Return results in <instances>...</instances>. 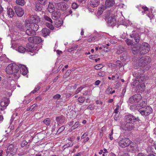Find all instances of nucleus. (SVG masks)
I'll return each mask as SVG.
<instances>
[{"label": "nucleus", "instance_id": "34", "mask_svg": "<svg viewBox=\"0 0 156 156\" xmlns=\"http://www.w3.org/2000/svg\"><path fill=\"white\" fill-rule=\"evenodd\" d=\"M153 147L156 150V143H155L154 142L152 144L151 146L148 147H147V149L148 150H150V152H153V150L151 149L153 148Z\"/></svg>", "mask_w": 156, "mask_h": 156}, {"label": "nucleus", "instance_id": "2", "mask_svg": "<svg viewBox=\"0 0 156 156\" xmlns=\"http://www.w3.org/2000/svg\"><path fill=\"white\" fill-rule=\"evenodd\" d=\"M124 121L122 123L121 126L122 129L125 131H130L133 129L134 128V123L141 121L138 117H136L131 114L126 115Z\"/></svg>", "mask_w": 156, "mask_h": 156}, {"label": "nucleus", "instance_id": "56", "mask_svg": "<svg viewBox=\"0 0 156 156\" xmlns=\"http://www.w3.org/2000/svg\"><path fill=\"white\" fill-rule=\"evenodd\" d=\"M84 87L83 86H82L80 87L79 88H78L76 90V93L77 94L78 93L80 92Z\"/></svg>", "mask_w": 156, "mask_h": 156}, {"label": "nucleus", "instance_id": "22", "mask_svg": "<svg viewBox=\"0 0 156 156\" xmlns=\"http://www.w3.org/2000/svg\"><path fill=\"white\" fill-rule=\"evenodd\" d=\"M51 13L52 18L53 20H56L60 17L61 13L59 11H54Z\"/></svg>", "mask_w": 156, "mask_h": 156}, {"label": "nucleus", "instance_id": "27", "mask_svg": "<svg viewBox=\"0 0 156 156\" xmlns=\"http://www.w3.org/2000/svg\"><path fill=\"white\" fill-rule=\"evenodd\" d=\"M100 4V2L98 0H90V5L94 7L98 6Z\"/></svg>", "mask_w": 156, "mask_h": 156}, {"label": "nucleus", "instance_id": "19", "mask_svg": "<svg viewBox=\"0 0 156 156\" xmlns=\"http://www.w3.org/2000/svg\"><path fill=\"white\" fill-rule=\"evenodd\" d=\"M16 27L19 30L24 31L26 29L25 26L20 22L17 21L16 22Z\"/></svg>", "mask_w": 156, "mask_h": 156}, {"label": "nucleus", "instance_id": "23", "mask_svg": "<svg viewBox=\"0 0 156 156\" xmlns=\"http://www.w3.org/2000/svg\"><path fill=\"white\" fill-rule=\"evenodd\" d=\"M20 65L21 66L20 68V73H21V74L23 75H26L28 72L27 68L24 65Z\"/></svg>", "mask_w": 156, "mask_h": 156}, {"label": "nucleus", "instance_id": "61", "mask_svg": "<svg viewBox=\"0 0 156 156\" xmlns=\"http://www.w3.org/2000/svg\"><path fill=\"white\" fill-rule=\"evenodd\" d=\"M113 129H112L111 130V133L109 134V138L111 140H112L113 139V137L112 136V135H113Z\"/></svg>", "mask_w": 156, "mask_h": 156}, {"label": "nucleus", "instance_id": "6", "mask_svg": "<svg viewBox=\"0 0 156 156\" xmlns=\"http://www.w3.org/2000/svg\"><path fill=\"white\" fill-rule=\"evenodd\" d=\"M138 111L142 115L146 116L152 112V109L150 106H147L140 108Z\"/></svg>", "mask_w": 156, "mask_h": 156}, {"label": "nucleus", "instance_id": "59", "mask_svg": "<svg viewBox=\"0 0 156 156\" xmlns=\"http://www.w3.org/2000/svg\"><path fill=\"white\" fill-rule=\"evenodd\" d=\"M61 97V96L60 94H57L54 95L53 97V98L54 99H57Z\"/></svg>", "mask_w": 156, "mask_h": 156}, {"label": "nucleus", "instance_id": "26", "mask_svg": "<svg viewBox=\"0 0 156 156\" xmlns=\"http://www.w3.org/2000/svg\"><path fill=\"white\" fill-rule=\"evenodd\" d=\"M41 32L43 36L44 37H46L47 36L49 35L51 30L48 28H44L42 30Z\"/></svg>", "mask_w": 156, "mask_h": 156}, {"label": "nucleus", "instance_id": "16", "mask_svg": "<svg viewBox=\"0 0 156 156\" xmlns=\"http://www.w3.org/2000/svg\"><path fill=\"white\" fill-rule=\"evenodd\" d=\"M16 151L17 149H15L14 145L11 144L8 147L6 153H9L11 154H13L16 153Z\"/></svg>", "mask_w": 156, "mask_h": 156}, {"label": "nucleus", "instance_id": "51", "mask_svg": "<svg viewBox=\"0 0 156 156\" xmlns=\"http://www.w3.org/2000/svg\"><path fill=\"white\" fill-rule=\"evenodd\" d=\"M125 51V48H121L120 49H119L118 50L116 53L118 54H120L123 52L124 51Z\"/></svg>", "mask_w": 156, "mask_h": 156}, {"label": "nucleus", "instance_id": "46", "mask_svg": "<svg viewBox=\"0 0 156 156\" xmlns=\"http://www.w3.org/2000/svg\"><path fill=\"white\" fill-rule=\"evenodd\" d=\"M44 18L45 20L50 22L51 23H52V21L51 18L47 16H44Z\"/></svg>", "mask_w": 156, "mask_h": 156}, {"label": "nucleus", "instance_id": "17", "mask_svg": "<svg viewBox=\"0 0 156 156\" xmlns=\"http://www.w3.org/2000/svg\"><path fill=\"white\" fill-rule=\"evenodd\" d=\"M140 44H135L131 47V50L133 53L135 55L138 53H140Z\"/></svg>", "mask_w": 156, "mask_h": 156}, {"label": "nucleus", "instance_id": "62", "mask_svg": "<svg viewBox=\"0 0 156 156\" xmlns=\"http://www.w3.org/2000/svg\"><path fill=\"white\" fill-rule=\"evenodd\" d=\"M135 144L132 142L130 141V144L128 146V147H129V148H133L135 147Z\"/></svg>", "mask_w": 156, "mask_h": 156}, {"label": "nucleus", "instance_id": "24", "mask_svg": "<svg viewBox=\"0 0 156 156\" xmlns=\"http://www.w3.org/2000/svg\"><path fill=\"white\" fill-rule=\"evenodd\" d=\"M115 3L114 0H106L105 4V9L107 7H110L112 6Z\"/></svg>", "mask_w": 156, "mask_h": 156}, {"label": "nucleus", "instance_id": "41", "mask_svg": "<svg viewBox=\"0 0 156 156\" xmlns=\"http://www.w3.org/2000/svg\"><path fill=\"white\" fill-rule=\"evenodd\" d=\"M65 129V126H63L60 127L58 129L57 131V133L59 134L60 133L62 132Z\"/></svg>", "mask_w": 156, "mask_h": 156}, {"label": "nucleus", "instance_id": "4", "mask_svg": "<svg viewBox=\"0 0 156 156\" xmlns=\"http://www.w3.org/2000/svg\"><path fill=\"white\" fill-rule=\"evenodd\" d=\"M104 19L110 26H114L116 24V20L115 15L111 13L109 11H107L104 16Z\"/></svg>", "mask_w": 156, "mask_h": 156}, {"label": "nucleus", "instance_id": "39", "mask_svg": "<svg viewBox=\"0 0 156 156\" xmlns=\"http://www.w3.org/2000/svg\"><path fill=\"white\" fill-rule=\"evenodd\" d=\"M40 4L45 5L48 2V0H37Z\"/></svg>", "mask_w": 156, "mask_h": 156}, {"label": "nucleus", "instance_id": "13", "mask_svg": "<svg viewBox=\"0 0 156 156\" xmlns=\"http://www.w3.org/2000/svg\"><path fill=\"white\" fill-rule=\"evenodd\" d=\"M14 9L16 15L18 16L21 17L24 14V11L23 9L20 7L17 6H15L14 7Z\"/></svg>", "mask_w": 156, "mask_h": 156}, {"label": "nucleus", "instance_id": "7", "mask_svg": "<svg viewBox=\"0 0 156 156\" xmlns=\"http://www.w3.org/2000/svg\"><path fill=\"white\" fill-rule=\"evenodd\" d=\"M150 49L149 44L146 42L143 43L140 46V54L144 55L148 53Z\"/></svg>", "mask_w": 156, "mask_h": 156}, {"label": "nucleus", "instance_id": "40", "mask_svg": "<svg viewBox=\"0 0 156 156\" xmlns=\"http://www.w3.org/2000/svg\"><path fill=\"white\" fill-rule=\"evenodd\" d=\"M80 126V124L79 122H77L75 123L74 125L71 127V128L73 129H74Z\"/></svg>", "mask_w": 156, "mask_h": 156}, {"label": "nucleus", "instance_id": "30", "mask_svg": "<svg viewBox=\"0 0 156 156\" xmlns=\"http://www.w3.org/2000/svg\"><path fill=\"white\" fill-rule=\"evenodd\" d=\"M63 23V21L62 20H56L55 22V26L56 27H60Z\"/></svg>", "mask_w": 156, "mask_h": 156}, {"label": "nucleus", "instance_id": "12", "mask_svg": "<svg viewBox=\"0 0 156 156\" xmlns=\"http://www.w3.org/2000/svg\"><path fill=\"white\" fill-rule=\"evenodd\" d=\"M28 40L30 42L35 44H36L40 43L42 41L41 37L37 36L30 37Z\"/></svg>", "mask_w": 156, "mask_h": 156}, {"label": "nucleus", "instance_id": "20", "mask_svg": "<svg viewBox=\"0 0 156 156\" xmlns=\"http://www.w3.org/2000/svg\"><path fill=\"white\" fill-rule=\"evenodd\" d=\"M30 23H38L40 21V18L37 15H33L30 17Z\"/></svg>", "mask_w": 156, "mask_h": 156}, {"label": "nucleus", "instance_id": "60", "mask_svg": "<svg viewBox=\"0 0 156 156\" xmlns=\"http://www.w3.org/2000/svg\"><path fill=\"white\" fill-rule=\"evenodd\" d=\"M78 7V5L76 3H73L72 5V7L73 9H76Z\"/></svg>", "mask_w": 156, "mask_h": 156}, {"label": "nucleus", "instance_id": "55", "mask_svg": "<svg viewBox=\"0 0 156 156\" xmlns=\"http://www.w3.org/2000/svg\"><path fill=\"white\" fill-rule=\"evenodd\" d=\"M135 148L133 147V148H129V147H127V151L129 152H133L135 151Z\"/></svg>", "mask_w": 156, "mask_h": 156}, {"label": "nucleus", "instance_id": "31", "mask_svg": "<svg viewBox=\"0 0 156 156\" xmlns=\"http://www.w3.org/2000/svg\"><path fill=\"white\" fill-rule=\"evenodd\" d=\"M48 11L50 13L54 11H55V7L54 5L52 4L49 3L48 6Z\"/></svg>", "mask_w": 156, "mask_h": 156}, {"label": "nucleus", "instance_id": "49", "mask_svg": "<svg viewBox=\"0 0 156 156\" xmlns=\"http://www.w3.org/2000/svg\"><path fill=\"white\" fill-rule=\"evenodd\" d=\"M73 144L72 143H68L64 145L63 146V148H64V149L66 148H68L69 147H71L73 146Z\"/></svg>", "mask_w": 156, "mask_h": 156}, {"label": "nucleus", "instance_id": "43", "mask_svg": "<svg viewBox=\"0 0 156 156\" xmlns=\"http://www.w3.org/2000/svg\"><path fill=\"white\" fill-rule=\"evenodd\" d=\"M25 28H26V27H31V23H30V21L26 20L25 21Z\"/></svg>", "mask_w": 156, "mask_h": 156}, {"label": "nucleus", "instance_id": "33", "mask_svg": "<svg viewBox=\"0 0 156 156\" xmlns=\"http://www.w3.org/2000/svg\"><path fill=\"white\" fill-rule=\"evenodd\" d=\"M51 119L50 118H48L45 119L43 121V122L45 124L46 126H49L51 123Z\"/></svg>", "mask_w": 156, "mask_h": 156}, {"label": "nucleus", "instance_id": "3", "mask_svg": "<svg viewBox=\"0 0 156 156\" xmlns=\"http://www.w3.org/2000/svg\"><path fill=\"white\" fill-rule=\"evenodd\" d=\"M20 67L15 63L9 65L6 69V72L9 75H13L14 78L17 79L20 77Z\"/></svg>", "mask_w": 156, "mask_h": 156}, {"label": "nucleus", "instance_id": "18", "mask_svg": "<svg viewBox=\"0 0 156 156\" xmlns=\"http://www.w3.org/2000/svg\"><path fill=\"white\" fill-rule=\"evenodd\" d=\"M130 36L132 38H133L135 41L136 43H138L140 39V37L139 34L137 33H135L134 31H133L132 34H130Z\"/></svg>", "mask_w": 156, "mask_h": 156}, {"label": "nucleus", "instance_id": "50", "mask_svg": "<svg viewBox=\"0 0 156 156\" xmlns=\"http://www.w3.org/2000/svg\"><path fill=\"white\" fill-rule=\"evenodd\" d=\"M37 106V104H34L32 105H31L30 107H29V108H28L27 109V111H32L34 107H35L36 106Z\"/></svg>", "mask_w": 156, "mask_h": 156}, {"label": "nucleus", "instance_id": "15", "mask_svg": "<svg viewBox=\"0 0 156 156\" xmlns=\"http://www.w3.org/2000/svg\"><path fill=\"white\" fill-rule=\"evenodd\" d=\"M145 85L143 81L140 82V83L136 87V90L137 92H141L144 90Z\"/></svg>", "mask_w": 156, "mask_h": 156}, {"label": "nucleus", "instance_id": "47", "mask_svg": "<svg viewBox=\"0 0 156 156\" xmlns=\"http://www.w3.org/2000/svg\"><path fill=\"white\" fill-rule=\"evenodd\" d=\"M103 66L102 64H99L97 65L94 67V69L97 70L100 69L102 68Z\"/></svg>", "mask_w": 156, "mask_h": 156}, {"label": "nucleus", "instance_id": "63", "mask_svg": "<svg viewBox=\"0 0 156 156\" xmlns=\"http://www.w3.org/2000/svg\"><path fill=\"white\" fill-rule=\"evenodd\" d=\"M136 106L135 105H132L130 107V109L132 111H134L136 109Z\"/></svg>", "mask_w": 156, "mask_h": 156}, {"label": "nucleus", "instance_id": "9", "mask_svg": "<svg viewBox=\"0 0 156 156\" xmlns=\"http://www.w3.org/2000/svg\"><path fill=\"white\" fill-rule=\"evenodd\" d=\"M142 97L140 94H136L130 97L129 99V102L130 103H138L142 99Z\"/></svg>", "mask_w": 156, "mask_h": 156}, {"label": "nucleus", "instance_id": "52", "mask_svg": "<svg viewBox=\"0 0 156 156\" xmlns=\"http://www.w3.org/2000/svg\"><path fill=\"white\" fill-rule=\"evenodd\" d=\"M112 88L109 87L106 90V93L107 94H111Z\"/></svg>", "mask_w": 156, "mask_h": 156}, {"label": "nucleus", "instance_id": "14", "mask_svg": "<svg viewBox=\"0 0 156 156\" xmlns=\"http://www.w3.org/2000/svg\"><path fill=\"white\" fill-rule=\"evenodd\" d=\"M66 120L65 117L63 115H60L56 117L55 120L57 122L58 125H62L63 124Z\"/></svg>", "mask_w": 156, "mask_h": 156}, {"label": "nucleus", "instance_id": "38", "mask_svg": "<svg viewBox=\"0 0 156 156\" xmlns=\"http://www.w3.org/2000/svg\"><path fill=\"white\" fill-rule=\"evenodd\" d=\"M42 9V7L40 5L38 4L35 6V10L37 11H40Z\"/></svg>", "mask_w": 156, "mask_h": 156}, {"label": "nucleus", "instance_id": "45", "mask_svg": "<svg viewBox=\"0 0 156 156\" xmlns=\"http://www.w3.org/2000/svg\"><path fill=\"white\" fill-rule=\"evenodd\" d=\"M85 99V98L83 97H80L78 98V101L81 103H83Z\"/></svg>", "mask_w": 156, "mask_h": 156}, {"label": "nucleus", "instance_id": "29", "mask_svg": "<svg viewBox=\"0 0 156 156\" xmlns=\"http://www.w3.org/2000/svg\"><path fill=\"white\" fill-rule=\"evenodd\" d=\"M31 27L30 28L32 29L33 30H34L35 31L37 30L39 28V26L38 23H30Z\"/></svg>", "mask_w": 156, "mask_h": 156}, {"label": "nucleus", "instance_id": "28", "mask_svg": "<svg viewBox=\"0 0 156 156\" xmlns=\"http://www.w3.org/2000/svg\"><path fill=\"white\" fill-rule=\"evenodd\" d=\"M7 14L10 17H12L14 15V12L13 10L11 8H7Z\"/></svg>", "mask_w": 156, "mask_h": 156}, {"label": "nucleus", "instance_id": "58", "mask_svg": "<svg viewBox=\"0 0 156 156\" xmlns=\"http://www.w3.org/2000/svg\"><path fill=\"white\" fill-rule=\"evenodd\" d=\"M40 89V87L39 86L37 87H35L34 89L31 92V93L34 94L38 91Z\"/></svg>", "mask_w": 156, "mask_h": 156}, {"label": "nucleus", "instance_id": "25", "mask_svg": "<svg viewBox=\"0 0 156 156\" xmlns=\"http://www.w3.org/2000/svg\"><path fill=\"white\" fill-rule=\"evenodd\" d=\"M26 33L27 35L30 36H34L36 34V31L31 28L27 29L26 31Z\"/></svg>", "mask_w": 156, "mask_h": 156}, {"label": "nucleus", "instance_id": "8", "mask_svg": "<svg viewBox=\"0 0 156 156\" xmlns=\"http://www.w3.org/2000/svg\"><path fill=\"white\" fill-rule=\"evenodd\" d=\"M27 51L32 53H37L39 49H38V45L34 44L33 43H28L27 45Z\"/></svg>", "mask_w": 156, "mask_h": 156}, {"label": "nucleus", "instance_id": "48", "mask_svg": "<svg viewBox=\"0 0 156 156\" xmlns=\"http://www.w3.org/2000/svg\"><path fill=\"white\" fill-rule=\"evenodd\" d=\"M126 55L125 54H122L120 56V59L122 62H124L126 61Z\"/></svg>", "mask_w": 156, "mask_h": 156}, {"label": "nucleus", "instance_id": "21", "mask_svg": "<svg viewBox=\"0 0 156 156\" xmlns=\"http://www.w3.org/2000/svg\"><path fill=\"white\" fill-rule=\"evenodd\" d=\"M9 104V100L7 98L5 97L2 98L0 105L2 108L6 107Z\"/></svg>", "mask_w": 156, "mask_h": 156}, {"label": "nucleus", "instance_id": "36", "mask_svg": "<svg viewBox=\"0 0 156 156\" xmlns=\"http://www.w3.org/2000/svg\"><path fill=\"white\" fill-rule=\"evenodd\" d=\"M27 51L26 49L22 46H20L18 48V51L21 53H23Z\"/></svg>", "mask_w": 156, "mask_h": 156}, {"label": "nucleus", "instance_id": "54", "mask_svg": "<svg viewBox=\"0 0 156 156\" xmlns=\"http://www.w3.org/2000/svg\"><path fill=\"white\" fill-rule=\"evenodd\" d=\"M27 144V141L26 140H24L22 141L21 146L22 147H23Z\"/></svg>", "mask_w": 156, "mask_h": 156}, {"label": "nucleus", "instance_id": "1", "mask_svg": "<svg viewBox=\"0 0 156 156\" xmlns=\"http://www.w3.org/2000/svg\"><path fill=\"white\" fill-rule=\"evenodd\" d=\"M133 61L136 62L134 68L135 69L140 68L141 70L146 71L148 70L151 66L149 64L151 62V59L150 57L147 56L140 58L138 56H136L133 58Z\"/></svg>", "mask_w": 156, "mask_h": 156}, {"label": "nucleus", "instance_id": "44", "mask_svg": "<svg viewBox=\"0 0 156 156\" xmlns=\"http://www.w3.org/2000/svg\"><path fill=\"white\" fill-rule=\"evenodd\" d=\"M116 63L117 66L119 68L122 67L123 65V63L119 60L116 61Z\"/></svg>", "mask_w": 156, "mask_h": 156}, {"label": "nucleus", "instance_id": "37", "mask_svg": "<svg viewBox=\"0 0 156 156\" xmlns=\"http://www.w3.org/2000/svg\"><path fill=\"white\" fill-rule=\"evenodd\" d=\"M104 10V6L102 5L99 9V10L98 12V14L99 15H101L102 13Z\"/></svg>", "mask_w": 156, "mask_h": 156}, {"label": "nucleus", "instance_id": "57", "mask_svg": "<svg viewBox=\"0 0 156 156\" xmlns=\"http://www.w3.org/2000/svg\"><path fill=\"white\" fill-rule=\"evenodd\" d=\"M96 39V37H90L87 39V41L89 42H91L92 41H94Z\"/></svg>", "mask_w": 156, "mask_h": 156}, {"label": "nucleus", "instance_id": "35", "mask_svg": "<svg viewBox=\"0 0 156 156\" xmlns=\"http://www.w3.org/2000/svg\"><path fill=\"white\" fill-rule=\"evenodd\" d=\"M16 2L17 4L21 6H23L25 4L24 0H16Z\"/></svg>", "mask_w": 156, "mask_h": 156}, {"label": "nucleus", "instance_id": "53", "mask_svg": "<svg viewBox=\"0 0 156 156\" xmlns=\"http://www.w3.org/2000/svg\"><path fill=\"white\" fill-rule=\"evenodd\" d=\"M17 113H16L15 114H14L12 116L11 119H10V122L11 123L14 120V119H15V120H16V119H15V117L17 116Z\"/></svg>", "mask_w": 156, "mask_h": 156}, {"label": "nucleus", "instance_id": "42", "mask_svg": "<svg viewBox=\"0 0 156 156\" xmlns=\"http://www.w3.org/2000/svg\"><path fill=\"white\" fill-rule=\"evenodd\" d=\"M71 72V70L69 69L67 70L65 74L64 75L63 77L64 78H67L70 75Z\"/></svg>", "mask_w": 156, "mask_h": 156}, {"label": "nucleus", "instance_id": "11", "mask_svg": "<svg viewBox=\"0 0 156 156\" xmlns=\"http://www.w3.org/2000/svg\"><path fill=\"white\" fill-rule=\"evenodd\" d=\"M55 7L57 9L65 11L68 8V5L64 2H61L56 4Z\"/></svg>", "mask_w": 156, "mask_h": 156}, {"label": "nucleus", "instance_id": "32", "mask_svg": "<svg viewBox=\"0 0 156 156\" xmlns=\"http://www.w3.org/2000/svg\"><path fill=\"white\" fill-rule=\"evenodd\" d=\"M126 42L128 45H130L132 47L135 44L134 42L133 41V40H131L129 39L126 40Z\"/></svg>", "mask_w": 156, "mask_h": 156}, {"label": "nucleus", "instance_id": "5", "mask_svg": "<svg viewBox=\"0 0 156 156\" xmlns=\"http://www.w3.org/2000/svg\"><path fill=\"white\" fill-rule=\"evenodd\" d=\"M133 75L134 77L136 78L138 80H134L131 83L132 86L135 87H136L140 83V82L145 81L146 77H145L143 73H140L138 72H134L133 73Z\"/></svg>", "mask_w": 156, "mask_h": 156}, {"label": "nucleus", "instance_id": "64", "mask_svg": "<svg viewBox=\"0 0 156 156\" xmlns=\"http://www.w3.org/2000/svg\"><path fill=\"white\" fill-rule=\"evenodd\" d=\"M98 75L100 76H104L105 75V74L104 72H99L98 73Z\"/></svg>", "mask_w": 156, "mask_h": 156}, {"label": "nucleus", "instance_id": "10", "mask_svg": "<svg viewBox=\"0 0 156 156\" xmlns=\"http://www.w3.org/2000/svg\"><path fill=\"white\" fill-rule=\"evenodd\" d=\"M130 144V140L127 138H122L119 142V145L122 148L128 147Z\"/></svg>", "mask_w": 156, "mask_h": 156}]
</instances>
